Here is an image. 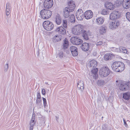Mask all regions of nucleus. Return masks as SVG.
I'll list each match as a JSON object with an SVG mask.
<instances>
[{"instance_id": "a211bd4d", "label": "nucleus", "mask_w": 130, "mask_h": 130, "mask_svg": "<svg viewBox=\"0 0 130 130\" xmlns=\"http://www.w3.org/2000/svg\"><path fill=\"white\" fill-rule=\"evenodd\" d=\"M105 6L106 8L110 10H113L114 9V6L111 3L108 2L105 3Z\"/></svg>"}, {"instance_id": "f3484780", "label": "nucleus", "mask_w": 130, "mask_h": 130, "mask_svg": "<svg viewBox=\"0 0 130 130\" xmlns=\"http://www.w3.org/2000/svg\"><path fill=\"white\" fill-rule=\"evenodd\" d=\"M84 86V82L83 81L80 80L78 82L77 87L78 89L81 91L82 92L83 91Z\"/></svg>"}, {"instance_id": "f704fd0d", "label": "nucleus", "mask_w": 130, "mask_h": 130, "mask_svg": "<svg viewBox=\"0 0 130 130\" xmlns=\"http://www.w3.org/2000/svg\"><path fill=\"white\" fill-rule=\"evenodd\" d=\"M122 52L127 54H129V52L126 49L125 47H123L122 49Z\"/></svg>"}, {"instance_id": "37998d69", "label": "nucleus", "mask_w": 130, "mask_h": 130, "mask_svg": "<svg viewBox=\"0 0 130 130\" xmlns=\"http://www.w3.org/2000/svg\"><path fill=\"white\" fill-rule=\"evenodd\" d=\"M122 47H119V48H117L116 49L115 51L118 52H122Z\"/></svg>"}, {"instance_id": "6ab92c4d", "label": "nucleus", "mask_w": 130, "mask_h": 130, "mask_svg": "<svg viewBox=\"0 0 130 130\" xmlns=\"http://www.w3.org/2000/svg\"><path fill=\"white\" fill-rule=\"evenodd\" d=\"M89 46L88 43L85 42L83 43L81 46L82 50L84 51H88L89 49Z\"/></svg>"}, {"instance_id": "09e8293b", "label": "nucleus", "mask_w": 130, "mask_h": 130, "mask_svg": "<svg viewBox=\"0 0 130 130\" xmlns=\"http://www.w3.org/2000/svg\"><path fill=\"white\" fill-rule=\"evenodd\" d=\"M42 94L43 95H45V91L44 89H43L42 90Z\"/></svg>"}, {"instance_id": "ea45409f", "label": "nucleus", "mask_w": 130, "mask_h": 130, "mask_svg": "<svg viewBox=\"0 0 130 130\" xmlns=\"http://www.w3.org/2000/svg\"><path fill=\"white\" fill-rule=\"evenodd\" d=\"M126 16L127 20L130 22V12H127L126 13Z\"/></svg>"}, {"instance_id": "473e14b6", "label": "nucleus", "mask_w": 130, "mask_h": 130, "mask_svg": "<svg viewBox=\"0 0 130 130\" xmlns=\"http://www.w3.org/2000/svg\"><path fill=\"white\" fill-rule=\"evenodd\" d=\"M107 9H103L102 10L101 12L102 14L103 15H107L108 14V12L107 11Z\"/></svg>"}, {"instance_id": "b1692460", "label": "nucleus", "mask_w": 130, "mask_h": 130, "mask_svg": "<svg viewBox=\"0 0 130 130\" xmlns=\"http://www.w3.org/2000/svg\"><path fill=\"white\" fill-rule=\"evenodd\" d=\"M104 18L103 17H99L97 18L96 20V24L98 25L102 24L104 21Z\"/></svg>"}, {"instance_id": "423d86ee", "label": "nucleus", "mask_w": 130, "mask_h": 130, "mask_svg": "<svg viewBox=\"0 0 130 130\" xmlns=\"http://www.w3.org/2000/svg\"><path fill=\"white\" fill-rule=\"evenodd\" d=\"M82 26L81 25H77L73 29V33L76 35H78L82 32Z\"/></svg>"}, {"instance_id": "7ed1b4c3", "label": "nucleus", "mask_w": 130, "mask_h": 130, "mask_svg": "<svg viewBox=\"0 0 130 130\" xmlns=\"http://www.w3.org/2000/svg\"><path fill=\"white\" fill-rule=\"evenodd\" d=\"M52 12L49 10L43 9L41 10L40 12V15L42 19H47L51 17Z\"/></svg>"}, {"instance_id": "f8f14e48", "label": "nucleus", "mask_w": 130, "mask_h": 130, "mask_svg": "<svg viewBox=\"0 0 130 130\" xmlns=\"http://www.w3.org/2000/svg\"><path fill=\"white\" fill-rule=\"evenodd\" d=\"M93 16V13L91 10H88L84 13V17L86 19L88 20L91 19Z\"/></svg>"}, {"instance_id": "a18cd8bd", "label": "nucleus", "mask_w": 130, "mask_h": 130, "mask_svg": "<svg viewBox=\"0 0 130 130\" xmlns=\"http://www.w3.org/2000/svg\"><path fill=\"white\" fill-rule=\"evenodd\" d=\"M42 99L43 101V105H44V107H45L46 105V99L44 98H42Z\"/></svg>"}, {"instance_id": "a878e982", "label": "nucleus", "mask_w": 130, "mask_h": 130, "mask_svg": "<svg viewBox=\"0 0 130 130\" xmlns=\"http://www.w3.org/2000/svg\"><path fill=\"white\" fill-rule=\"evenodd\" d=\"M65 56V54L64 52L61 51H59L57 55V57L61 59L63 58Z\"/></svg>"}, {"instance_id": "412c9836", "label": "nucleus", "mask_w": 130, "mask_h": 130, "mask_svg": "<svg viewBox=\"0 0 130 130\" xmlns=\"http://www.w3.org/2000/svg\"><path fill=\"white\" fill-rule=\"evenodd\" d=\"M114 55L110 53L105 54L104 56V58L106 60H110L113 57Z\"/></svg>"}, {"instance_id": "bf43d9fd", "label": "nucleus", "mask_w": 130, "mask_h": 130, "mask_svg": "<svg viewBox=\"0 0 130 130\" xmlns=\"http://www.w3.org/2000/svg\"><path fill=\"white\" fill-rule=\"evenodd\" d=\"M45 121L44 120L43 121V122H44V123H45Z\"/></svg>"}, {"instance_id": "bb28decb", "label": "nucleus", "mask_w": 130, "mask_h": 130, "mask_svg": "<svg viewBox=\"0 0 130 130\" xmlns=\"http://www.w3.org/2000/svg\"><path fill=\"white\" fill-rule=\"evenodd\" d=\"M68 20L69 22L72 23H74L75 21L74 15L73 14H71Z\"/></svg>"}, {"instance_id": "aec40b11", "label": "nucleus", "mask_w": 130, "mask_h": 130, "mask_svg": "<svg viewBox=\"0 0 130 130\" xmlns=\"http://www.w3.org/2000/svg\"><path fill=\"white\" fill-rule=\"evenodd\" d=\"M107 29V27L105 25L102 26L100 28L99 32L101 35H103L106 33Z\"/></svg>"}, {"instance_id": "9d476101", "label": "nucleus", "mask_w": 130, "mask_h": 130, "mask_svg": "<svg viewBox=\"0 0 130 130\" xmlns=\"http://www.w3.org/2000/svg\"><path fill=\"white\" fill-rule=\"evenodd\" d=\"M53 4V0H45L44 3L45 8L49 9L51 8Z\"/></svg>"}, {"instance_id": "c9c22d12", "label": "nucleus", "mask_w": 130, "mask_h": 130, "mask_svg": "<svg viewBox=\"0 0 130 130\" xmlns=\"http://www.w3.org/2000/svg\"><path fill=\"white\" fill-rule=\"evenodd\" d=\"M104 81L102 80H98L97 82L98 85L99 86H101L104 85Z\"/></svg>"}, {"instance_id": "8fccbe9b", "label": "nucleus", "mask_w": 130, "mask_h": 130, "mask_svg": "<svg viewBox=\"0 0 130 130\" xmlns=\"http://www.w3.org/2000/svg\"><path fill=\"white\" fill-rule=\"evenodd\" d=\"M6 15L7 16H8L10 13V11H7V10H6Z\"/></svg>"}, {"instance_id": "c85d7f7f", "label": "nucleus", "mask_w": 130, "mask_h": 130, "mask_svg": "<svg viewBox=\"0 0 130 130\" xmlns=\"http://www.w3.org/2000/svg\"><path fill=\"white\" fill-rule=\"evenodd\" d=\"M69 46L68 41L66 38L64 41L63 44V48L64 49L67 48Z\"/></svg>"}, {"instance_id": "58836bf2", "label": "nucleus", "mask_w": 130, "mask_h": 130, "mask_svg": "<svg viewBox=\"0 0 130 130\" xmlns=\"http://www.w3.org/2000/svg\"><path fill=\"white\" fill-rule=\"evenodd\" d=\"M83 36L84 38L86 40H88L89 39L87 34L86 33V32H84L83 35Z\"/></svg>"}, {"instance_id": "1a4fd4ad", "label": "nucleus", "mask_w": 130, "mask_h": 130, "mask_svg": "<svg viewBox=\"0 0 130 130\" xmlns=\"http://www.w3.org/2000/svg\"><path fill=\"white\" fill-rule=\"evenodd\" d=\"M119 24L120 23L118 20H113L109 24V27L111 29H114L117 28Z\"/></svg>"}, {"instance_id": "864d4df0", "label": "nucleus", "mask_w": 130, "mask_h": 130, "mask_svg": "<svg viewBox=\"0 0 130 130\" xmlns=\"http://www.w3.org/2000/svg\"><path fill=\"white\" fill-rule=\"evenodd\" d=\"M37 54L38 56H39V50H38V51L37 52Z\"/></svg>"}, {"instance_id": "cd10ccee", "label": "nucleus", "mask_w": 130, "mask_h": 130, "mask_svg": "<svg viewBox=\"0 0 130 130\" xmlns=\"http://www.w3.org/2000/svg\"><path fill=\"white\" fill-rule=\"evenodd\" d=\"M130 97V93L128 92L125 93L123 94V98L127 100H129Z\"/></svg>"}, {"instance_id": "e433bc0d", "label": "nucleus", "mask_w": 130, "mask_h": 130, "mask_svg": "<svg viewBox=\"0 0 130 130\" xmlns=\"http://www.w3.org/2000/svg\"><path fill=\"white\" fill-rule=\"evenodd\" d=\"M63 26L66 28L67 26V22L66 20H63Z\"/></svg>"}, {"instance_id": "5701e85b", "label": "nucleus", "mask_w": 130, "mask_h": 130, "mask_svg": "<svg viewBox=\"0 0 130 130\" xmlns=\"http://www.w3.org/2000/svg\"><path fill=\"white\" fill-rule=\"evenodd\" d=\"M91 72L92 73L94 74L93 77L94 78L96 79L98 78V75L97 74L98 71L97 68H94L92 69Z\"/></svg>"}, {"instance_id": "3c124183", "label": "nucleus", "mask_w": 130, "mask_h": 130, "mask_svg": "<svg viewBox=\"0 0 130 130\" xmlns=\"http://www.w3.org/2000/svg\"><path fill=\"white\" fill-rule=\"evenodd\" d=\"M34 126L30 125V130H33V126Z\"/></svg>"}, {"instance_id": "0eeeda50", "label": "nucleus", "mask_w": 130, "mask_h": 130, "mask_svg": "<svg viewBox=\"0 0 130 130\" xmlns=\"http://www.w3.org/2000/svg\"><path fill=\"white\" fill-rule=\"evenodd\" d=\"M70 41L72 43L76 45H79L83 42V40L77 36L73 37L71 38Z\"/></svg>"}, {"instance_id": "4be33fe9", "label": "nucleus", "mask_w": 130, "mask_h": 130, "mask_svg": "<svg viewBox=\"0 0 130 130\" xmlns=\"http://www.w3.org/2000/svg\"><path fill=\"white\" fill-rule=\"evenodd\" d=\"M120 90L124 91L130 89V88L127 84H123L119 88Z\"/></svg>"}, {"instance_id": "f03ea898", "label": "nucleus", "mask_w": 130, "mask_h": 130, "mask_svg": "<svg viewBox=\"0 0 130 130\" xmlns=\"http://www.w3.org/2000/svg\"><path fill=\"white\" fill-rule=\"evenodd\" d=\"M111 67L113 70L117 72H121L125 69L124 64L120 61H116L113 62Z\"/></svg>"}, {"instance_id": "39448f33", "label": "nucleus", "mask_w": 130, "mask_h": 130, "mask_svg": "<svg viewBox=\"0 0 130 130\" xmlns=\"http://www.w3.org/2000/svg\"><path fill=\"white\" fill-rule=\"evenodd\" d=\"M44 28L46 30L49 31L52 30L54 28L53 24L50 21H45L43 24Z\"/></svg>"}, {"instance_id": "13d9d810", "label": "nucleus", "mask_w": 130, "mask_h": 130, "mask_svg": "<svg viewBox=\"0 0 130 130\" xmlns=\"http://www.w3.org/2000/svg\"><path fill=\"white\" fill-rule=\"evenodd\" d=\"M103 117H102L101 119H102V120H103Z\"/></svg>"}, {"instance_id": "72a5a7b5", "label": "nucleus", "mask_w": 130, "mask_h": 130, "mask_svg": "<svg viewBox=\"0 0 130 130\" xmlns=\"http://www.w3.org/2000/svg\"><path fill=\"white\" fill-rule=\"evenodd\" d=\"M41 104V99H37L36 105L37 106H40Z\"/></svg>"}, {"instance_id": "4d7b16f0", "label": "nucleus", "mask_w": 130, "mask_h": 130, "mask_svg": "<svg viewBox=\"0 0 130 130\" xmlns=\"http://www.w3.org/2000/svg\"><path fill=\"white\" fill-rule=\"evenodd\" d=\"M48 82H45V84H48Z\"/></svg>"}, {"instance_id": "6e6552de", "label": "nucleus", "mask_w": 130, "mask_h": 130, "mask_svg": "<svg viewBox=\"0 0 130 130\" xmlns=\"http://www.w3.org/2000/svg\"><path fill=\"white\" fill-rule=\"evenodd\" d=\"M76 17L79 20H82L84 17V14L81 9H78L76 12Z\"/></svg>"}, {"instance_id": "603ef678", "label": "nucleus", "mask_w": 130, "mask_h": 130, "mask_svg": "<svg viewBox=\"0 0 130 130\" xmlns=\"http://www.w3.org/2000/svg\"><path fill=\"white\" fill-rule=\"evenodd\" d=\"M56 121L57 122H58V120L59 119V117H57V116H56Z\"/></svg>"}, {"instance_id": "a19ab883", "label": "nucleus", "mask_w": 130, "mask_h": 130, "mask_svg": "<svg viewBox=\"0 0 130 130\" xmlns=\"http://www.w3.org/2000/svg\"><path fill=\"white\" fill-rule=\"evenodd\" d=\"M102 130H109V129L107 128V126L106 125L104 124L102 126Z\"/></svg>"}, {"instance_id": "4468645a", "label": "nucleus", "mask_w": 130, "mask_h": 130, "mask_svg": "<svg viewBox=\"0 0 130 130\" xmlns=\"http://www.w3.org/2000/svg\"><path fill=\"white\" fill-rule=\"evenodd\" d=\"M70 49L72 55L73 56H76L78 55L77 48L76 47L74 46H72L70 47Z\"/></svg>"}, {"instance_id": "20e7f679", "label": "nucleus", "mask_w": 130, "mask_h": 130, "mask_svg": "<svg viewBox=\"0 0 130 130\" xmlns=\"http://www.w3.org/2000/svg\"><path fill=\"white\" fill-rule=\"evenodd\" d=\"M111 72L108 67H104L100 69L99 74L102 76L106 77L108 76Z\"/></svg>"}, {"instance_id": "ddd939ff", "label": "nucleus", "mask_w": 130, "mask_h": 130, "mask_svg": "<svg viewBox=\"0 0 130 130\" xmlns=\"http://www.w3.org/2000/svg\"><path fill=\"white\" fill-rule=\"evenodd\" d=\"M119 12L118 11H115L111 13L110 15V19L111 20H114L119 18Z\"/></svg>"}, {"instance_id": "dca6fc26", "label": "nucleus", "mask_w": 130, "mask_h": 130, "mask_svg": "<svg viewBox=\"0 0 130 130\" xmlns=\"http://www.w3.org/2000/svg\"><path fill=\"white\" fill-rule=\"evenodd\" d=\"M55 31L59 34L62 35H64L66 33V30L62 27H59L57 28Z\"/></svg>"}, {"instance_id": "c03bdc74", "label": "nucleus", "mask_w": 130, "mask_h": 130, "mask_svg": "<svg viewBox=\"0 0 130 130\" xmlns=\"http://www.w3.org/2000/svg\"><path fill=\"white\" fill-rule=\"evenodd\" d=\"M54 40H56L57 41H59L61 39L59 38L58 35L54 37Z\"/></svg>"}, {"instance_id": "79ce46f5", "label": "nucleus", "mask_w": 130, "mask_h": 130, "mask_svg": "<svg viewBox=\"0 0 130 130\" xmlns=\"http://www.w3.org/2000/svg\"><path fill=\"white\" fill-rule=\"evenodd\" d=\"M9 68V65L8 63H7L5 64L4 67V71L5 72H7Z\"/></svg>"}, {"instance_id": "5fc2aeb1", "label": "nucleus", "mask_w": 130, "mask_h": 130, "mask_svg": "<svg viewBox=\"0 0 130 130\" xmlns=\"http://www.w3.org/2000/svg\"><path fill=\"white\" fill-rule=\"evenodd\" d=\"M93 126V124H91V125L90 126V128H91Z\"/></svg>"}, {"instance_id": "2f4dec72", "label": "nucleus", "mask_w": 130, "mask_h": 130, "mask_svg": "<svg viewBox=\"0 0 130 130\" xmlns=\"http://www.w3.org/2000/svg\"><path fill=\"white\" fill-rule=\"evenodd\" d=\"M6 10L7 11H10L11 8V5L9 3H7L6 5Z\"/></svg>"}, {"instance_id": "6e6d98bb", "label": "nucleus", "mask_w": 130, "mask_h": 130, "mask_svg": "<svg viewBox=\"0 0 130 130\" xmlns=\"http://www.w3.org/2000/svg\"><path fill=\"white\" fill-rule=\"evenodd\" d=\"M128 84H127L128 86L129 85H129L130 84V82H128V83H127Z\"/></svg>"}, {"instance_id": "c756f323", "label": "nucleus", "mask_w": 130, "mask_h": 130, "mask_svg": "<svg viewBox=\"0 0 130 130\" xmlns=\"http://www.w3.org/2000/svg\"><path fill=\"white\" fill-rule=\"evenodd\" d=\"M35 117L36 116H35V115H34V114H33L32 116V117L30 122V125H34L35 122Z\"/></svg>"}, {"instance_id": "393cba45", "label": "nucleus", "mask_w": 130, "mask_h": 130, "mask_svg": "<svg viewBox=\"0 0 130 130\" xmlns=\"http://www.w3.org/2000/svg\"><path fill=\"white\" fill-rule=\"evenodd\" d=\"M62 20L60 15L57 14L56 16L55 22L58 25H59L61 22Z\"/></svg>"}, {"instance_id": "49530a36", "label": "nucleus", "mask_w": 130, "mask_h": 130, "mask_svg": "<svg viewBox=\"0 0 130 130\" xmlns=\"http://www.w3.org/2000/svg\"><path fill=\"white\" fill-rule=\"evenodd\" d=\"M37 99H41L40 94V92H39V91L37 92Z\"/></svg>"}, {"instance_id": "4c0bfd02", "label": "nucleus", "mask_w": 130, "mask_h": 130, "mask_svg": "<svg viewBox=\"0 0 130 130\" xmlns=\"http://www.w3.org/2000/svg\"><path fill=\"white\" fill-rule=\"evenodd\" d=\"M105 44V43L104 42H103L102 41H100L97 42L96 43V45L97 46H99L102 45L103 46L104 44Z\"/></svg>"}, {"instance_id": "2eb2a0df", "label": "nucleus", "mask_w": 130, "mask_h": 130, "mask_svg": "<svg viewBox=\"0 0 130 130\" xmlns=\"http://www.w3.org/2000/svg\"><path fill=\"white\" fill-rule=\"evenodd\" d=\"M122 5L124 8L128 9L130 7V0H123Z\"/></svg>"}, {"instance_id": "de8ad7c7", "label": "nucleus", "mask_w": 130, "mask_h": 130, "mask_svg": "<svg viewBox=\"0 0 130 130\" xmlns=\"http://www.w3.org/2000/svg\"><path fill=\"white\" fill-rule=\"evenodd\" d=\"M123 120L124 121V125L127 128L128 127V125L126 123V122L125 121V120L124 119H123Z\"/></svg>"}, {"instance_id": "f257e3e1", "label": "nucleus", "mask_w": 130, "mask_h": 130, "mask_svg": "<svg viewBox=\"0 0 130 130\" xmlns=\"http://www.w3.org/2000/svg\"><path fill=\"white\" fill-rule=\"evenodd\" d=\"M68 4V7H65L63 10V16L66 18H68L70 16V12L74 11L75 7L73 1H70Z\"/></svg>"}, {"instance_id": "7c9ffc66", "label": "nucleus", "mask_w": 130, "mask_h": 130, "mask_svg": "<svg viewBox=\"0 0 130 130\" xmlns=\"http://www.w3.org/2000/svg\"><path fill=\"white\" fill-rule=\"evenodd\" d=\"M123 82L122 80H117L116 81V85L119 88L123 84Z\"/></svg>"}, {"instance_id": "9b49d317", "label": "nucleus", "mask_w": 130, "mask_h": 130, "mask_svg": "<svg viewBox=\"0 0 130 130\" xmlns=\"http://www.w3.org/2000/svg\"><path fill=\"white\" fill-rule=\"evenodd\" d=\"M97 65V62L95 60L90 61L87 64V67L91 69L96 68Z\"/></svg>"}]
</instances>
